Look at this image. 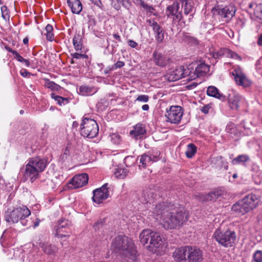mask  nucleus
I'll return each mask as SVG.
<instances>
[{"label":"nucleus","mask_w":262,"mask_h":262,"mask_svg":"<svg viewBox=\"0 0 262 262\" xmlns=\"http://www.w3.org/2000/svg\"><path fill=\"white\" fill-rule=\"evenodd\" d=\"M97 89L94 86L82 85L78 89V94L82 96H90L95 94Z\"/></svg>","instance_id":"393cba45"},{"label":"nucleus","mask_w":262,"mask_h":262,"mask_svg":"<svg viewBox=\"0 0 262 262\" xmlns=\"http://www.w3.org/2000/svg\"><path fill=\"white\" fill-rule=\"evenodd\" d=\"M125 65V63L123 61H118L116 63H115L114 65H113V67L114 70H116L118 68H121L123 67Z\"/></svg>","instance_id":"603ef678"},{"label":"nucleus","mask_w":262,"mask_h":262,"mask_svg":"<svg viewBox=\"0 0 262 262\" xmlns=\"http://www.w3.org/2000/svg\"><path fill=\"white\" fill-rule=\"evenodd\" d=\"M227 57H230L235 59L241 60L242 58L237 53L233 52L232 51L229 49V52L228 53Z\"/></svg>","instance_id":"09e8293b"},{"label":"nucleus","mask_w":262,"mask_h":262,"mask_svg":"<svg viewBox=\"0 0 262 262\" xmlns=\"http://www.w3.org/2000/svg\"><path fill=\"white\" fill-rule=\"evenodd\" d=\"M180 67L176 69L167 75V79L170 81H175L183 78L184 73Z\"/></svg>","instance_id":"c85d7f7f"},{"label":"nucleus","mask_w":262,"mask_h":262,"mask_svg":"<svg viewBox=\"0 0 262 262\" xmlns=\"http://www.w3.org/2000/svg\"><path fill=\"white\" fill-rule=\"evenodd\" d=\"M209 71V66L204 63H201L195 68L194 74L196 77L204 76Z\"/></svg>","instance_id":"7c9ffc66"},{"label":"nucleus","mask_w":262,"mask_h":262,"mask_svg":"<svg viewBox=\"0 0 262 262\" xmlns=\"http://www.w3.org/2000/svg\"><path fill=\"white\" fill-rule=\"evenodd\" d=\"M6 50L10 53H11L12 54H13V55H14L17 51H16L15 50H13L12 48H10V47H6Z\"/></svg>","instance_id":"338daca9"},{"label":"nucleus","mask_w":262,"mask_h":262,"mask_svg":"<svg viewBox=\"0 0 262 262\" xmlns=\"http://www.w3.org/2000/svg\"><path fill=\"white\" fill-rule=\"evenodd\" d=\"M260 201L259 197L251 193L234 204L232 207L233 211L242 215L255 208Z\"/></svg>","instance_id":"423d86ee"},{"label":"nucleus","mask_w":262,"mask_h":262,"mask_svg":"<svg viewBox=\"0 0 262 262\" xmlns=\"http://www.w3.org/2000/svg\"><path fill=\"white\" fill-rule=\"evenodd\" d=\"M223 192L221 190H216L207 194H199L197 195L201 201H214L222 195Z\"/></svg>","instance_id":"5701e85b"},{"label":"nucleus","mask_w":262,"mask_h":262,"mask_svg":"<svg viewBox=\"0 0 262 262\" xmlns=\"http://www.w3.org/2000/svg\"><path fill=\"white\" fill-rule=\"evenodd\" d=\"M99 133V127L97 122L91 118L83 117L80 124V134L84 138H93Z\"/></svg>","instance_id":"0eeeda50"},{"label":"nucleus","mask_w":262,"mask_h":262,"mask_svg":"<svg viewBox=\"0 0 262 262\" xmlns=\"http://www.w3.org/2000/svg\"><path fill=\"white\" fill-rule=\"evenodd\" d=\"M141 243L147 246V249L154 253L157 250L161 248L163 245V241L159 233L155 232L149 229H144L139 235Z\"/></svg>","instance_id":"39448f33"},{"label":"nucleus","mask_w":262,"mask_h":262,"mask_svg":"<svg viewBox=\"0 0 262 262\" xmlns=\"http://www.w3.org/2000/svg\"><path fill=\"white\" fill-rule=\"evenodd\" d=\"M20 204L19 200L11 202L9 207L5 212V220L10 224L19 222L23 226L30 227L32 224V219L30 217L31 211L26 206H18Z\"/></svg>","instance_id":"7ed1b4c3"},{"label":"nucleus","mask_w":262,"mask_h":262,"mask_svg":"<svg viewBox=\"0 0 262 262\" xmlns=\"http://www.w3.org/2000/svg\"><path fill=\"white\" fill-rule=\"evenodd\" d=\"M250 160V157L247 155H240L234 158L232 160V164L233 165L241 164L245 165L246 162Z\"/></svg>","instance_id":"72a5a7b5"},{"label":"nucleus","mask_w":262,"mask_h":262,"mask_svg":"<svg viewBox=\"0 0 262 262\" xmlns=\"http://www.w3.org/2000/svg\"><path fill=\"white\" fill-rule=\"evenodd\" d=\"M203 252L202 250L189 246L187 256L188 262H202L203 260Z\"/></svg>","instance_id":"4468645a"},{"label":"nucleus","mask_w":262,"mask_h":262,"mask_svg":"<svg viewBox=\"0 0 262 262\" xmlns=\"http://www.w3.org/2000/svg\"><path fill=\"white\" fill-rule=\"evenodd\" d=\"M207 94L211 97L219 99L220 100L224 101L226 97L223 94L219 92V90L214 86H209L207 88Z\"/></svg>","instance_id":"bb28decb"},{"label":"nucleus","mask_w":262,"mask_h":262,"mask_svg":"<svg viewBox=\"0 0 262 262\" xmlns=\"http://www.w3.org/2000/svg\"><path fill=\"white\" fill-rule=\"evenodd\" d=\"M159 155L158 154L157 155L144 154L140 157V163L142 164L143 168H145L149 164H151L158 161L159 159Z\"/></svg>","instance_id":"4be33fe9"},{"label":"nucleus","mask_w":262,"mask_h":262,"mask_svg":"<svg viewBox=\"0 0 262 262\" xmlns=\"http://www.w3.org/2000/svg\"><path fill=\"white\" fill-rule=\"evenodd\" d=\"M252 262H262V250H256L253 253Z\"/></svg>","instance_id":"79ce46f5"},{"label":"nucleus","mask_w":262,"mask_h":262,"mask_svg":"<svg viewBox=\"0 0 262 262\" xmlns=\"http://www.w3.org/2000/svg\"><path fill=\"white\" fill-rule=\"evenodd\" d=\"M196 146L192 144H189L187 146V149L185 151L186 156L188 158H191L196 152Z\"/></svg>","instance_id":"58836bf2"},{"label":"nucleus","mask_w":262,"mask_h":262,"mask_svg":"<svg viewBox=\"0 0 262 262\" xmlns=\"http://www.w3.org/2000/svg\"><path fill=\"white\" fill-rule=\"evenodd\" d=\"M69 154V150L67 148L66 149L64 153L61 156V158L62 159H66L67 158L68 155Z\"/></svg>","instance_id":"0e129e2a"},{"label":"nucleus","mask_w":262,"mask_h":262,"mask_svg":"<svg viewBox=\"0 0 262 262\" xmlns=\"http://www.w3.org/2000/svg\"><path fill=\"white\" fill-rule=\"evenodd\" d=\"M67 3L73 13L79 14L82 11V4L79 0H68Z\"/></svg>","instance_id":"cd10ccee"},{"label":"nucleus","mask_w":262,"mask_h":262,"mask_svg":"<svg viewBox=\"0 0 262 262\" xmlns=\"http://www.w3.org/2000/svg\"><path fill=\"white\" fill-rule=\"evenodd\" d=\"M96 21L94 18L90 19L89 21V28L90 29L91 27L93 28L94 26L96 25Z\"/></svg>","instance_id":"052dcab7"},{"label":"nucleus","mask_w":262,"mask_h":262,"mask_svg":"<svg viewBox=\"0 0 262 262\" xmlns=\"http://www.w3.org/2000/svg\"><path fill=\"white\" fill-rule=\"evenodd\" d=\"M51 98L57 102V103L60 105H65L69 103V99L68 98H64L61 96L56 95L54 93L51 94Z\"/></svg>","instance_id":"4c0bfd02"},{"label":"nucleus","mask_w":262,"mask_h":262,"mask_svg":"<svg viewBox=\"0 0 262 262\" xmlns=\"http://www.w3.org/2000/svg\"><path fill=\"white\" fill-rule=\"evenodd\" d=\"M114 70L112 66L106 67L104 70V73L105 75H107L111 72V71Z\"/></svg>","instance_id":"13d9d810"},{"label":"nucleus","mask_w":262,"mask_h":262,"mask_svg":"<svg viewBox=\"0 0 262 262\" xmlns=\"http://www.w3.org/2000/svg\"><path fill=\"white\" fill-rule=\"evenodd\" d=\"M110 189L108 184L105 183L102 187L93 190V201L97 204L103 203L110 196Z\"/></svg>","instance_id":"f8f14e48"},{"label":"nucleus","mask_w":262,"mask_h":262,"mask_svg":"<svg viewBox=\"0 0 262 262\" xmlns=\"http://www.w3.org/2000/svg\"><path fill=\"white\" fill-rule=\"evenodd\" d=\"M232 74L236 83L238 85L247 88L251 85V81L240 70L234 69L232 72Z\"/></svg>","instance_id":"dca6fc26"},{"label":"nucleus","mask_w":262,"mask_h":262,"mask_svg":"<svg viewBox=\"0 0 262 262\" xmlns=\"http://www.w3.org/2000/svg\"><path fill=\"white\" fill-rule=\"evenodd\" d=\"M180 69L183 70V73L184 74L183 75V78L185 77L190 75V72L189 71V69L187 67H185L184 66L180 67Z\"/></svg>","instance_id":"3c124183"},{"label":"nucleus","mask_w":262,"mask_h":262,"mask_svg":"<svg viewBox=\"0 0 262 262\" xmlns=\"http://www.w3.org/2000/svg\"><path fill=\"white\" fill-rule=\"evenodd\" d=\"M21 62L24 63L26 67H29L30 66V62L28 59L24 58Z\"/></svg>","instance_id":"69168bd1"},{"label":"nucleus","mask_w":262,"mask_h":262,"mask_svg":"<svg viewBox=\"0 0 262 262\" xmlns=\"http://www.w3.org/2000/svg\"><path fill=\"white\" fill-rule=\"evenodd\" d=\"M92 3L100 8L103 7L102 3L100 0H90Z\"/></svg>","instance_id":"4d7b16f0"},{"label":"nucleus","mask_w":262,"mask_h":262,"mask_svg":"<svg viewBox=\"0 0 262 262\" xmlns=\"http://www.w3.org/2000/svg\"><path fill=\"white\" fill-rule=\"evenodd\" d=\"M128 45L132 48H135L138 46V43L133 40H129L128 41Z\"/></svg>","instance_id":"680f3d73"},{"label":"nucleus","mask_w":262,"mask_h":262,"mask_svg":"<svg viewBox=\"0 0 262 262\" xmlns=\"http://www.w3.org/2000/svg\"><path fill=\"white\" fill-rule=\"evenodd\" d=\"M89 181L88 174L83 173L75 176L70 181V184H72L75 188L81 187L86 185Z\"/></svg>","instance_id":"a211bd4d"},{"label":"nucleus","mask_w":262,"mask_h":262,"mask_svg":"<svg viewBox=\"0 0 262 262\" xmlns=\"http://www.w3.org/2000/svg\"><path fill=\"white\" fill-rule=\"evenodd\" d=\"M71 56L73 57V58H75L76 59H87L88 56L86 54H80L78 53H74L71 54Z\"/></svg>","instance_id":"de8ad7c7"},{"label":"nucleus","mask_w":262,"mask_h":262,"mask_svg":"<svg viewBox=\"0 0 262 262\" xmlns=\"http://www.w3.org/2000/svg\"><path fill=\"white\" fill-rule=\"evenodd\" d=\"M111 249L126 262L135 261L137 251L133 241L124 235H119L113 239Z\"/></svg>","instance_id":"f03ea898"},{"label":"nucleus","mask_w":262,"mask_h":262,"mask_svg":"<svg viewBox=\"0 0 262 262\" xmlns=\"http://www.w3.org/2000/svg\"><path fill=\"white\" fill-rule=\"evenodd\" d=\"M211 164L215 167H223L226 170L228 168V162L224 159L222 156L212 157L211 158Z\"/></svg>","instance_id":"a878e982"},{"label":"nucleus","mask_w":262,"mask_h":262,"mask_svg":"<svg viewBox=\"0 0 262 262\" xmlns=\"http://www.w3.org/2000/svg\"><path fill=\"white\" fill-rule=\"evenodd\" d=\"M213 236L216 242L226 248L232 247L236 239L234 231L230 230L222 231L220 228L215 231Z\"/></svg>","instance_id":"6e6552de"},{"label":"nucleus","mask_w":262,"mask_h":262,"mask_svg":"<svg viewBox=\"0 0 262 262\" xmlns=\"http://www.w3.org/2000/svg\"><path fill=\"white\" fill-rule=\"evenodd\" d=\"M14 59L21 62L24 58L17 52L14 55Z\"/></svg>","instance_id":"bf43d9fd"},{"label":"nucleus","mask_w":262,"mask_h":262,"mask_svg":"<svg viewBox=\"0 0 262 262\" xmlns=\"http://www.w3.org/2000/svg\"><path fill=\"white\" fill-rule=\"evenodd\" d=\"M72 232V223L66 219H61L58 222V225L54 232L55 236L63 238L69 236Z\"/></svg>","instance_id":"9b49d317"},{"label":"nucleus","mask_w":262,"mask_h":262,"mask_svg":"<svg viewBox=\"0 0 262 262\" xmlns=\"http://www.w3.org/2000/svg\"><path fill=\"white\" fill-rule=\"evenodd\" d=\"M154 217L160 222L165 229H172L181 226L187 221L188 212L179 204L162 203L154 208Z\"/></svg>","instance_id":"f257e3e1"},{"label":"nucleus","mask_w":262,"mask_h":262,"mask_svg":"<svg viewBox=\"0 0 262 262\" xmlns=\"http://www.w3.org/2000/svg\"><path fill=\"white\" fill-rule=\"evenodd\" d=\"M48 164V159L36 156L29 158L23 171L25 181L30 180L33 183L39 177V173L43 172Z\"/></svg>","instance_id":"20e7f679"},{"label":"nucleus","mask_w":262,"mask_h":262,"mask_svg":"<svg viewBox=\"0 0 262 262\" xmlns=\"http://www.w3.org/2000/svg\"><path fill=\"white\" fill-rule=\"evenodd\" d=\"M148 25L152 28L155 39L158 44L162 43L165 37V31L157 22L154 20H148Z\"/></svg>","instance_id":"2eb2a0df"},{"label":"nucleus","mask_w":262,"mask_h":262,"mask_svg":"<svg viewBox=\"0 0 262 262\" xmlns=\"http://www.w3.org/2000/svg\"><path fill=\"white\" fill-rule=\"evenodd\" d=\"M257 43L259 46H262V34L258 37Z\"/></svg>","instance_id":"774afa93"},{"label":"nucleus","mask_w":262,"mask_h":262,"mask_svg":"<svg viewBox=\"0 0 262 262\" xmlns=\"http://www.w3.org/2000/svg\"><path fill=\"white\" fill-rule=\"evenodd\" d=\"M235 13V7L232 5L226 6L223 8L219 6L213 7L211 13L214 17H217L220 20L229 22Z\"/></svg>","instance_id":"1a4fd4ad"},{"label":"nucleus","mask_w":262,"mask_h":262,"mask_svg":"<svg viewBox=\"0 0 262 262\" xmlns=\"http://www.w3.org/2000/svg\"><path fill=\"white\" fill-rule=\"evenodd\" d=\"M122 3L123 6L126 9H129L131 6V3L129 0H122V1L118 2Z\"/></svg>","instance_id":"864d4df0"},{"label":"nucleus","mask_w":262,"mask_h":262,"mask_svg":"<svg viewBox=\"0 0 262 262\" xmlns=\"http://www.w3.org/2000/svg\"><path fill=\"white\" fill-rule=\"evenodd\" d=\"M2 16L6 21H9L10 19V14L8 8L6 6L1 7Z\"/></svg>","instance_id":"a19ab883"},{"label":"nucleus","mask_w":262,"mask_h":262,"mask_svg":"<svg viewBox=\"0 0 262 262\" xmlns=\"http://www.w3.org/2000/svg\"><path fill=\"white\" fill-rule=\"evenodd\" d=\"M189 246L176 248L173 252V257L176 262H186Z\"/></svg>","instance_id":"f3484780"},{"label":"nucleus","mask_w":262,"mask_h":262,"mask_svg":"<svg viewBox=\"0 0 262 262\" xmlns=\"http://www.w3.org/2000/svg\"><path fill=\"white\" fill-rule=\"evenodd\" d=\"M183 3L182 7L184 8V14L186 15L190 14V16H193V13H192L193 7L191 3L189 0H179Z\"/></svg>","instance_id":"2f4dec72"},{"label":"nucleus","mask_w":262,"mask_h":262,"mask_svg":"<svg viewBox=\"0 0 262 262\" xmlns=\"http://www.w3.org/2000/svg\"><path fill=\"white\" fill-rule=\"evenodd\" d=\"M228 52L229 49L221 48L219 50L213 52L212 53V56L215 59H218L224 56L227 57Z\"/></svg>","instance_id":"e433bc0d"},{"label":"nucleus","mask_w":262,"mask_h":262,"mask_svg":"<svg viewBox=\"0 0 262 262\" xmlns=\"http://www.w3.org/2000/svg\"><path fill=\"white\" fill-rule=\"evenodd\" d=\"M149 100V97L146 95H139L136 99V101L139 102H147Z\"/></svg>","instance_id":"8fccbe9b"},{"label":"nucleus","mask_w":262,"mask_h":262,"mask_svg":"<svg viewBox=\"0 0 262 262\" xmlns=\"http://www.w3.org/2000/svg\"><path fill=\"white\" fill-rule=\"evenodd\" d=\"M210 107L209 104L205 105L201 108V111L204 114H207Z\"/></svg>","instance_id":"6e6d98bb"},{"label":"nucleus","mask_w":262,"mask_h":262,"mask_svg":"<svg viewBox=\"0 0 262 262\" xmlns=\"http://www.w3.org/2000/svg\"><path fill=\"white\" fill-rule=\"evenodd\" d=\"M254 13L255 15L259 18H261L262 14V4H259L256 5L254 9Z\"/></svg>","instance_id":"c03bdc74"},{"label":"nucleus","mask_w":262,"mask_h":262,"mask_svg":"<svg viewBox=\"0 0 262 262\" xmlns=\"http://www.w3.org/2000/svg\"><path fill=\"white\" fill-rule=\"evenodd\" d=\"M104 223L105 219H100L94 224L93 227L95 231H97L103 226Z\"/></svg>","instance_id":"49530a36"},{"label":"nucleus","mask_w":262,"mask_h":262,"mask_svg":"<svg viewBox=\"0 0 262 262\" xmlns=\"http://www.w3.org/2000/svg\"><path fill=\"white\" fill-rule=\"evenodd\" d=\"M44 81V86L48 89H51L52 91H59L61 89V86L59 85L53 81H50L48 78H45Z\"/></svg>","instance_id":"c9c22d12"},{"label":"nucleus","mask_w":262,"mask_h":262,"mask_svg":"<svg viewBox=\"0 0 262 262\" xmlns=\"http://www.w3.org/2000/svg\"><path fill=\"white\" fill-rule=\"evenodd\" d=\"M113 37L118 42H121V36L119 35L118 33L113 34Z\"/></svg>","instance_id":"e2e57ef3"},{"label":"nucleus","mask_w":262,"mask_h":262,"mask_svg":"<svg viewBox=\"0 0 262 262\" xmlns=\"http://www.w3.org/2000/svg\"><path fill=\"white\" fill-rule=\"evenodd\" d=\"M146 130L144 125L142 124L138 123L134 126V129L131 130L129 134L135 139H140L143 137L146 134Z\"/></svg>","instance_id":"b1692460"},{"label":"nucleus","mask_w":262,"mask_h":262,"mask_svg":"<svg viewBox=\"0 0 262 262\" xmlns=\"http://www.w3.org/2000/svg\"><path fill=\"white\" fill-rule=\"evenodd\" d=\"M153 60L157 66L165 67L169 62L170 58L161 53L155 51L153 53Z\"/></svg>","instance_id":"aec40b11"},{"label":"nucleus","mask_w":262,"mask_h":262,"mask_svg":"<svg viewBox=\"0 0 262 262\" xmlns=\"http://www.w3.org/2000/svg\"><path fill=\"white\" fill-rule=\"evenodd\" d=\"M244 100V98L237 93H233L232 94L229 95V105L232 110L238 111L241 103L243 102Z\"/></svg>","instance_id":"6ab92c4d"},{"label":"nucleus","mask_w":262,"mask_h":262,"mask_svg":"<svg viewBox=\"0 0 262 262\" xmlns=\"http://www.w3.org/2000/svg\"><path fill=\"white\" fill-rule=\"evenodd\" d=\"M136 3L141 6L143 9L148 13L153 14L154 16H157V14L154 13L156 10L155 8L152 6L148 5L145 3L143 0H136Z\"/></svg>","instance_id":"473e14b6"},{"label":"nucleus","mask_w":262,"mask_h":262,"mask_svg":"<svg viewBox=\"0 0 262 262\" xmlns=\"http://www.w3.org/2000/svg\"><path fill=\"white\" fill-rule=\"evenodd\" d=\"M20 74L24 77H28L31 75V73L29 72L27 70L22 69L20 71Z\"/></svg>","instance_id":"5fc2aeb1"},{"label":"nucleus","mask_w":262,"mask_h":262,"mask_svg":"<svg viewBox=\"0 0 262 262\" xmlns=\"http://www.w3.org/2000/svg\"><path fill=\"white\" fill-rule=\"evenodd\" d=\"M184 113L183 108L178 105L171 106L167 109L165 114L166 121L171 124H179L182 118Z\"/></svg>","instance_id":"9d476101"},{"label":"nucleus","mask_w":262,"mask_h":262,"mask_svg":"<svg viewBox=\"0 0 262 262\" xmlns=\"http://www.w3.org/2000/svg\"><path fill=\"white\" fill-rule=\"evenodd\" d=\"M45 30L46 31V38L47 39L50 41H52L54 38V34L53 33V27L50 24H48Z\"/></svg>","instance_id":"ea45409f"},{"label":"nucleus","mask_w":262,"mask_h":262,"mask_svg":"<svg viewBox=\"0 0 262 262\" xmlns=\"http://www.w3.org/2000/svg\"><path fill=\"white\" fill-rule=\"evenodd\" d=\"M180 9V4L174 1L173 3L168 6L166 9V15L168 17H172L173 20L180 21L183 18L182 14L179 10Z\"/></svg>","instance_id":"ddd939ff"},{"label":"nucleus","mask_w":262,"mask_h":262,"mask_svg":"<svg viewBox=\"0 0 262 262\" xmlns=\"http://www.w3.org/2000/svg\"><path fill=\"white\" fill-rule=\"evenodd\" d=\"M226 130L229 134H234L236 131L234 124L232 122H229L226 126Z\"/></svg>","instance_id":"a18cd8bd"},{"label":"nucleus","mask_w":262,"mask_h":262,"mask_svg":"<svg viewBox=\"0 0 262 262\" xmlns=\"http://www.w3.org/2000/svg\"><path fill=\"white\" fill-rule=\"evenodd\" d=\"M39 246L41 248L42 251L48 255L55 256L58 250L56 245L47 242H40L39 243Z\"/></svg>","instance_id":"412c9836"},{"label":"nucleus","mask_w":262,"mask_h":262,"mask_svg":"<svg viewBox=\"0 0 262 262\" xmlns=\"http://www.w3.org/2000/svg\"><path fill=\"white\" fill-rule=\"evenodd\" d=\"M128 173L127 169L122 167H118L115 169L114 175L119 179L125 178Z\"/></svg>","instance_id":"f704fd0d"},{"label":"nucleus","mask_w":262,"mask_h":262,"mask_svg":"<svg viewBox=\"0 0 262 262\" xmlns=\"http://www.w3.org/2000/svg\"><path fill=\"white\" fill-rule=\"evenodd\" d=\"M73 44L74 48L77 51H81L82 47V36L80 32H77L73 38Z\"/></svg>","instance_id":"c756f323"},{"label":"nucleus","mask_w":262,"mask_h":262,"mask_svg":"<svg viewBox=\"0 0 262 262\" xmlns=\"http://www.w3.org/2000/svg\"><path fill=\"white\" fill-rule=\"evenodd\" d=\"M110 137L112 142L115 145H119L121 142V136L118 134H113Z\"/></svg>","instance_id":"37998d69"}]
</instances>
